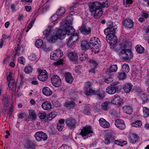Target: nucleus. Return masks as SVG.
<instances>
[{"label": "nucleus", "mask_w": 149, "mask_h": 149, "mask_svg": "<svg viewBox=\"0 0 149 149\" xmlns=\"http://www.w3.org/2000/svg\"><path fill=\"white\" fill-rule=\"evenodd\" d=\"M68 30L65 28V30L60 29L54 33V34H50L48 36L45 37L44 39H46L47 41L51 43L55 42L58 39H63L66 34L70 35H72L75 32V29L71 26V23H68Z\"/></svg>", "instance_id": "1"}, {"label": "nucleus", "mask_w": 149, "mask_h": 149, "mask_svg": "<svg viewBox=\"0 0 149 149\" xmlns=\"http://www.w3.org/2000/svg\"><path fill=\"white\" fill-rule=\"evenodd\" d=\"M119 56L124 60L131 59L133 55L131 50L129 49H125L122 50L119 53Z\"/></svg>", "instance_id": "2"}, {"label": "nucleus", "mask_w": 149, "mask_h": 149, "mask_svg": "<svg viewBox=\"0 0 149 149\" xmlns=\"http://www.w3.org/2000/svg\"><path fill=\"white\" fill-rule=\"evenodd\" d=\"M90 47L98 49L100 47V41L97 37H93L89 42Z\"/></svg>", "instance_id": "3"}, {"label": "nucleus", "mask_w": 149, "mask_h": 149, "mask_svg": "<svg viewBox=\"0 0 149 149\" xmlns=\"http://www.w3.org/2000/svg\"><path fill=\"white\" fill-rule=\"evenodd\" d=\"M76 7L75 6H74L70 7V12L69 14H68V16L66 17L65 18V20L66 22L64 24V26L65 27V28L66 29L68 30V23L69 22H71V25H72V20H73V18L71 17L70 15H72L74 14L75 12L73 10L74 8H75ZM72 25H71V26Z\"/></svg>", "instance_id": "4"}, {"label": "nucleus", "mask_w": 149, "mask_h": 149, "mask_svg": "<svg viewBox=\"0 0 149 149\" xmlns=\"http://www.w3.org/2000/svg\"><path fill=\"white\" fill-rule=\"evenodd\" d=\"M92 84L91 82H86L85 83L84 88V93L87 96L92 95V93L95 92V90L91 88Z\"/></svg>", "instance_id": "5"}, {"label": "nucleus", "mask_w": 149, "mask_h": 149, "mask_svg": "<svg viewBox=\"0 0 149 149\" xmlns=\"http://www.w3.org/2000/svg\"><path fill=\"white\" fill-rule=\"evenodd\" d=\"M36 140L38 141H45L47 139V134L42 131L36 132L34 135Z\"/></svg>", "instance_id": "6"}, {"label": "nucleus", "mask_w": 149, "mask_h": 149, "mask_svg": "<svg viewBox=\"0 0 149 149\" xmlns=\"http://www.w3.org/2000/svg\"><path fill=\"white\" fill-rule=\"evenodd\" d=\"M52 84L56 87H59L61 85L62 81L60 77L56 75H54L51 78Z\"/></svg>", "instance_id": "7"}, {"label": "nucleus", "mask_w": 149, "mask_h": 149, "mask_svg": "<svg viewBox=\"0 0 149 149\" xmlns=\"http://www.w3.org/2000/svg\"><path fill=\"white\" fill-rule=\"evenodd\" d=\"M63 55L62 51L60 49H58L51 54L50 58L52 60H57L61 58Z\"/></svg>", "instance_id": "8"}, {"label": "nucleus", "mask_w": 149, "mask_h": 149, "mask_svg": "<svg viewBox=\"0 0 149 149\" xmlns=\"http://www.w3.org/2000/svg\"><path fill=\"white\" fill-rule=\"evenodd\" d=\"M65 123L69 128L70 129H74L76 127V121L74 118L67 119L65 120Z\"/></svg>", "instance_id": "9"}, {"label": "nucleus", "mask_w": 149, "mask_h": 149, "mask_svg": "<svg viewBox=\"0 0 149 149\" xmlns=\"http://www.w3.org/2000/svg\"><path fill=\"white\" fill-rule=\"evenodd\" d=\"M107 26L108 27L105 29L104 31V32L105 34H108L109 32L115 33L116 27L115 25H113V22H109Z\"/></svg>", "instance_id": "10"}, {"label": "nucleus", "mask_w": 149, "mask_h": 149, "mask_svg": "<svg viewBox=\"0 0 149 149\" xmlns=\"http://www.w3.org/2000/svg\"><path fill=\"white\" fill-rule=\"evenodd\" d=\"M101 6V3L98 1L92 2L89 5L90 11L91 12H93L95 10L100 8Z\"/></svg>", "instance_id": "11"}, {"label": "nucleus", "mask_w": 149, "mask_h": 149, "mask_svg": "<svg viewBox=\"0 0 149 149\" xmlns=\"http://www.w3.org/2000/svg\"><path fill=\"white\" fill-rule=\"evenodd\" d=\"M79 30L84 35H89L91 34V28L90 27L87 26L85 24H82Z\"/></svg>", "instance_id": "12"}, {"label": "nucleus", "mask_w": 149, "mask_h": 149, "mask_svg": "<svg viewBox=\"0 0 149 149\" xmlns=\"http://www.w3.org/2000/svg\"><path fill=\"white\" fill-rule=\"evenodd\" d=\"M93 133V131L90 126L88 127L85 126L81 130V131L79 133L80 135L82 137L87 136L90 133Z\"/></svg>", "instance_id": "13"}, {"label": "nucleus", "mask_w": 149, "mask_h": 149, "mask_svg": "<svg viewBox=\"0 0 149 149\" xmlns=\"http://www.w3.org/2000/svg\"><path fill=\"white\" fill-rule=\"evenodd\" d=\"M123 25L125 28H132L134 26V22L130 19H126L123 21L122 22Z\"/></svg>", "instance_id": "14"}, {"label": "nucleus", "mask_w": 149, "mask_h": 149, "mask_svg": "<svg viewBox=\"0 0 149 149\" xmlns=\"http://www.w3.org/2000/svg\"><path fill=\"white\" fill-rule=\"evenodd\" d=\"M105 92L102 89H98L96 91L95 90V92L92 93V95L94 94L98 97L99 100H102L105 97Z\"/></svg>", "instance_id": "15"}, {"label": "nucleus", "mask_w": 149, "mask_h": 149, "mask_svg": "<svg viewBox=\"0 0 149 149\" xmlns=\"http://www.w3.org/2000/svg\"><path fill=\"white\" fill-rule=\"evenodd\" d=\"M38 79L40 81H45L48 78L47 73L45 70H42L38 76Z\"/></svg>", "instance_id": "16"}, {"label": "nucleus", "mask_w": 149, "mask_h": 149, "mask_svg": "<svg viewBox=\"0 0 149 149\" xmlns=\"http://www.w3.org/2000/svg\"><path fill=\"white\" fill-rule=\"evenodd\" d=\"M115 33L109 32L108 34H105L107 35L106 38L108 41V40L111 41V43H115L117 42V39L114 34Z\"/></svg>", "instance_id": "17"}, {"label": "nucleus", "mask_w": 149, "mask_h": 149, "mask_svg": "<svg viewBox=\"0 0 149 149\" xmlns=\"http://www.w3.org/2000/svg\"><path fill=\"white\" fill-rule=\"evenodd\" d=\"M116 127L120 129L123 130L125 128V126L124 120L122 119L117 118L115 123Z\"/></svg>", "instance_id": "18"}, {"label": "nucleus", "mask_w": 149, "mask_h": 149, "mask_svg": "<svg viewBox=\"0 0 149 149\" xmlns=\"http://www.w3.org/2000/svg\"><path fill=\"white\" fill-rule=\"evenodd\" d=\"M118 90V87L114 84H111L106 89V92L110 94H113Z\"/></svg>", "instance_id": "19"}, {"label": "nucleus", "mask_w": 149, "mask_h": 149, "mask_svg": "<svg viewBox=\"0 0 149 149\" xmlns=\"http://www.w3.org/2000/svg\"><path fill=\"white\" fill-rule=\"evenodd\" d=\"M117 68L116 65H111L109 68L107 69L105 72L106 74L108 76H111L112 72H116L117 70Z\"/></svg>", "instance_id": "20"}, {"label": "nucleus", "mask_w": 149, "mask_h": 149, "mask_svg": "<svg viewBox=\"0 0 149 149\" xmlns=\"http://www.w3.org/2000/svg\"><path fill=\"white\" fill-rule=\"evenodd\" d=\"M128 139L130 143L134 144L139 142V137L136 134H132L129 138Z\"/></svg>", "instance_id": "21"}, {"label": "nucleus", "mask_w": 149, "mask_h": 149, "mask_svg": "<svg viewBox=\"0 0 149 149\" xmlns=\"http://www.w3.org/2000/svg\"><path fill=\"white\" fill-rule=\"evenodd\" d=\"M114 98L112 100L111 102L114 104L120 105L122 102V99L118 96L115 95Z\"/></svg>", "instance_id": "22"}, {"label": "nucleus", "mask_w": 149, "mask_h": 149, "mask_svg": "<svg viewBox=\"0 0 149 149\" xmlns=\"http://www.w3.org/2000/svg\"><path fill=\"white\" fill-rule=\"evenodd\" d=\"M115 139V138L113 136L108 135L104 137V142L105 144L108 145L113 142Z\"/></svg>", "instance_id": "23"}, {"label": "nucleus", "mask_w": 149, "mask_h": 149, "mask_svg": "<svg viewBox=\"0 0 149 149\" xmlns=\"http://www.w3.org/2000/svg\"><path fill=\"white\" fill-rule=\"evenodd\" d=\"M100 125L104 128H108L110 127L109 122L103 118H100L99 120Z\"/></svg>", "instance_id": "24"}, {"label": "nucleus", "mask_w": 149, "mask_h": 149, "mask_svg": "<svg viewBox=\"0 0 149 149\" xmlns=\"http://www.w3.org/2000/svg\"><path fill=\"white\" fill-rule=\"evenodd\" d=\"M69 58L74 62H76L78 60V56L77 53L75 52H71L68 54Z\"/></svg>", "instance_id": "25"}, {"label": "nucleus", "mask_w": 149, "mask_h": 149, "mask_svg": "<svg viewBox=\"0 0 149 149\" xmlns=\"http://www.w3.org/2000/svg\"><path fill=\"white\" fill-rule=\"evenodd\" d=\"M66 81L69 84H72L73 81V79L71 73L65 72L64 75Z\"/></svg>", "instance_id": "26"}, {"label": "nucleus", "mask_w": 149, "mask_h": 149, "mask_svg": "<svg viewBox=\"0 0 149 149\" xmlns=\"http://www.w3.org/2000/svg\"><path fill=\"white\" fill-rule=\"evenodd\" d=\"M81 47L82 50L84 51L87 50L90 46L89 45V43L86 40H84L81 42Z\"/></svg>", "instance_id": "27"}, {"label": "nucleus", "mask_w": 149, "mask_h": 149, "mask_svg": "<svg viewBox=\"0 0 149 149\" xmlns=\"http://www.w3.org/2000/svg\"><path fill=\"white\" fill-rule=\"evenodd\" d=\"M42 107L44 110H48L51 109L52 105L50 102L45 101L42 103Z\"/></svg>", "instance_id": "28"}, {"label": "nucleus", "mask_w": 149, "mask_h": 149, "mask_svg": "<svg viewBox=\"0 0 149 149\" xmlns=\"http://www.w3.org/2000/svg\"><path fill=\"white\" fill-rule=\"evenodd\" d=\"M76 105L75 102L73 101H70L65 103V106L68 109H71L74 108Z\"/></svg>", "instance_id": "29"}, {"label": "nucleus", "mask_w": 149, "mask_h": 149, "mask_svg": "<svg viewBox=\"0 0 149 149\" xmlns=\"http://www.w3.org/2000/svg\"><path fill=\"white\" fill-rule=\"evenodd\" d=\"M94 17L95 18H98L100 17L103 13L102 10L100 8L94 11Z\"/></svg>", "instance_id": "30"}, {"label": "nucleus", "mask_w": 149, "mask_h": 149, "mask_svg": "<svg viewBox=\"0 0 149 149\" xmlns=\"http://www.w3.org/2000/svg\"><path fill=\"white\" fill-rule=\"evenodd\" d=\"M16 53L15 55H20L22 54L24 51V49L23 46L21 47L17 46L15 47Z\"/></svg>", "instance_id": "31"}, {"label": "nucleus", "mask_w": 149, "mask_h": 149, "mask_svg": "<svg viewBox=\"0 0 149 149\" xmlns=\"http://www.w3.org/2000/svg\"><path fill=\"white\" fill-rule=\"evenodd\" d=\"M42 92L43 93L47 96H50L52 93L50 89L47 87H44L43 88Z\"/></svg>", "instance_id": "32"}, {"label": "nucleus", "mask_w": 149, "mask_h": 149, "mask_svg": "<svg viewBox=\"0 0 149 149\" xmlns=\"http://www.w3.org/2000/svg\"><path fill=\"white\" fill-rule=\"evenodd\" d=\"M133 85L130 83H128L124 85L123 87L124 91L126 93H128L131 90Z\"/></svg>", "instance_id": "33"}, {"label": "nucleus", "mask_w": 149, "mask_h": 149, "mask_svg": "<svg viewBox=\"0 0 149 149\" xmlns=\"http://www.w3.org/2000/svg\"><path fill=\"white\" fill-rule=\"evenodd\" d=\"M149 98V95L144 93L142 94L140 97V99L142 103H144L148 101Z\"/></svg>", "instance_id": "34"}, {"label": "nucleus", "mask_w": 149, "mask_h": 149, "mask_svg": "<svg viewBox=\"0 0 149 149\" xmlns=\"http://www.w3.org/2000/svg\"><path fill=\"white\" fill-rule=\"evenodd\" d=\"M123 109L124 112L129 114H131L132 112V108L129 106H124Z\"/></svg>", "instance_id": "35"}, {"label": "nucleus", "mask_w": 149, "mask_h": 149, "mask_svg": "<svg viewBox=\"0 0 149 149\" xmlns=\"http://www.w3.org/2000/svg\"><path fill=\"white\" fill-rule=\"evenodd\" d=\"M8 87L12 91H15L16 88V84L14 80H11L9 82Z\"/></svg>", "instance_id": "36"}, {"label": "nucleus", "mask_w": 149, "mask_h": 149, "mask_svg": "<svg viewBox=\"0 0 149 149\" xmlns=\"http://www.w3.org/2000/svg\"><path fill=\"white\" fill-rule=\"evenodd\" d=\"M33 70V68L30 65H28L26 66L24 70L25 72L27 74L31 73Z\"/></svg>", "instance_id": "37"}, {"label": "nucleus", "mask_w": 149, "mask_h": 149, "mask_svg": "<svg viewBox=\"0 0 149 149\" xmlns=\"http://www.w3.org/2000/svg\"><path fill=\"white\" fill-rule=\"evenodd\" d=\"M35 146V145L29 140L28 141L25 145V147L26 149L33 148Z\"/></svg>", "instance_id": "38"}, {"label": "nucleus", "mask_w": 149, "mask_h": 149, "mask_svg": "<svg viewBox=\"0 0 149 149\" xmlns=\"http://www.w3.org/2000/svg\"><path fill=\"white\" fill-rule=\"evenodd\" d=\"M29 116L32 120H35L36 119V114L33 110L32 109L29 110Z\"/></svg>", "instance_id": "39"}, {"label": "nucleus", "mask_w": 149, "mask_h": 149, "mask_svg": "<svg viewBox=\"0 0 149 149\" xmlns=\"http://www.w3.org/2000/svg\"><path fill=\"white\" fill-rule=\"evenodd\" d=\"M122 72L125 73H127L130 71L129 65L127 64H124L122 65Z\"/></svg>", "instance_id": "40"}, {"label": "nucleus", "mask_w": 149, "mask_h": 149, "mask_svg": "<svg viewBox=\"0 0 149 149\" xmlns=\"http://www.w3.org/2000/svg\"><path fill=\"white\" fill-rule=\"evenodd\" d=\"M136 49L137 52L139 54H142L144 52V48L140 45H137L136 47Z\"/></svg>", "instance_id": "41"}, {"label": "nucleus", "mask_w": 149, "mask_h": 149, "mask_svg": "<svg viewBox=\"0 0 149 149\" xmlns=\"http://www.w3.org/2000/svg\"><path fill=\"white\" fill-rule=\"evenodd\" d=\"M126 73L121 72L118 73V78L120 80H123L126 78Z\"/></svg>", "instance_id": "42"}, {"label": "nucleus", "mask_w": 149, "mask_h": 149, "mask_svg": "<svg viewBox=\"0 0 149 149\" xmlns=\"http://www.w3.org/2000/svg\"><path fill=\"white\" fill-rule=\"evenodd\" d=\"M109 102L107 101L104 102H102L101 105V109L104 111L107 110L108 109Z\"/></svg>", "instance_id": "43"}, {"label": "nucleus", "mask_w": 149, "mask_h": 149, "mask_svg": "<svg viewBox=\"0 0 149 149\" xmlns=\"http://www.w3.org/2000/svg\"><path fill=\"white\" fill-rule=\"evenodd\" d=\"M58 114L57 112L53 111L51 112L49 114L47 118L49 120H51L52 119L55 117Z\"/></svg>", "instance_id": "44"}, {"label": "nucleus", "mask_w": 149, "mask_h": 149, "mask_svg": "<svg viewBox=\"0 0 149 149\" xmlns=\"http://www.w3.org/2000/svg\"><path fill=\"white\" fill-rule=\"evenodd\" d=\"M143 115L145 118L149 116V109L146 107H143Z\"/></svg>", "instance_id": "45"}, {"label": "nucleus", "mask_w": 149, "mask_h": 149, "mask_svg": "<svg viewBox=\"0 0 149 149\" xmlns=\"http://www.w3.org/2000/svg\"><path fill=\"white\" fill-rule=\"evenodd\" d=\"M114 143L117 145L122 146L123 145L127 144V142L126 141L120 139L119 140H115L114 141Z\"/></svg>", "instance_id": "46"}, {"label": "nucleus", "mask_w": 149, "mask_h": 149, "mask_svg": "<svg viewBox=\"0 0 149 149\" xmlns=\"http://www.w3.org/2000/svg\"><path fill=\"white\" fill-rule=\"evenodd\" d=\"M51 26H48L47 28L43 32V34L45 36H48L51 33Z\"/></svg>", "instance_id": "47"}, {"label": "nucleus", "mask_w": 149, "mask_h": 149, "mask_svg": "<svg viewBox=\"0 0 149 149\" xmlns=\"http://www.w3.org/2000/svg\"><path fill=\"white\" fill-rule=\"evenodd\" d=\"M65 12V9L63 8H59L56 11V13L58 15H61L63 14Z\"/></svg>", "instance_id": "48"}, {"label": "nucleus", "mask_w": 149, "mask_h": 149, "mask_svg": "<svg viewBox=\"0 0 149 149\" xmlns=\"http://www.w3.org/2000/svg\"><path fill=\"white\" fill-rule=\"evenodd\" d=\"M132 125L133 127H141L142 125V122L139 120H137L132 123Z\"/></svg>", "instance_id": "49"}, {"label": "nucleus", "mask_w": 149, "mask_h": 149, "mask_svg": "<svg viewBox=\"0 0 149 149\" xmlns=\"http://www.w3.org/2000/svg\"><path fill=\"white\" fill-rule=\"evenodd\" d=\"M43 43V41L41 39L37 40L35 43L36 46L38 48H40L42 47Z\"/></svg>", "instance_id": "50"}, {"label": "nucleus", "mask_w": 149, "mask_h": 149, "mask_svg": "<svg viewBox=\"0 0 149 149\" xmlns=\"http://www.w3.org/2000/svg\"><path fill=\"white\" fill-rule=\"evenodd\" d=\"M78 36L77 33L74 34L70 36V38L74 42H76L78 39Z\"/></svg>", "instance_id": "51"}, {"label": "nucleus", "mask_w": 149, "mask_h": 149, "mask_svg": "<svg viewBox=\"0 0 149 149\" xmlns=\"http://www.w3.org/2000/svg\"><path fill=\"white\" fill-rule=\"evenodd\" d=\"M79 59L81 61H84L88 57V55L85 53L81 54L79 56Z\"/></svg>", "instance_id": "52"}, {"label": "nucleus", "mask_w": 149, "mask_h": 149, "mask_svg": "<svg viewBox=\"0 0 149 149\" xmlns=\"http://www.w3.org/2000/svg\"><path fill=\"white\" fill-rule=\"evenodd\" d=\"M46 116V114L45 112H40L38 114V116L40 119H44Z\"/></svg>", "instance_id": "53"}, {"label": "nucleus", "mask_w": 149, "mask_h": 149, "mask_svg": "<svg viewBox=\"0 0 149 149\" xmlns=\"http://www.w3.org/2000/svg\"><path fill=\"white\" fill-rule=\"evenodd\" d=\"M25 58L23 56L19 57L18 59V62L20 64L24 65L25 62Z\"/></svg>", "instance_id": "54"}, {"label": "nucleus", "mask_w": 149, "mask_h": 149, "mask_svg": "<svg viewBox=\"0 0 149 149\" xmlns=\"http://www.w3.org/2000/svg\"><path fill=\"white\" fill-rule=\"evenodd\" d=\"M84 113L85 115H88L90 113L89 107L87 106H86L84 110Z\"/></svg>", "instance_id": "55"}, {"label": "nucleus", "mask_w": 149, "mask_h": 149, "mask_svg": "<svg viewBox=\"0 0 149 149\" xmlns=\"http://www.w3.org/2000/svg\"><path fill=\"white\" fill-rule=\"evenodd\" d=\"M89 62L93 64L94 65V67L95 68H96L97 66L98 65V64L97 62L96 61L93 59L90 60L89 61Z\"/></svg>", "instance_id": "56"}, {"label": "nucleus", "mask_w": 149, "mask_h": 149, "mask_svg": "<svg viewBox=\"0 0 149 149\" xmlns=\"http://www.w3.org/2000/svg\"><path fill=\"white\" fill-rule=\"evenodd\" d=\"M59 15H58L56 13L51 17V19L52 21H55L58 19V17Z\"/></svg>", "instance_id": "57"}, {"label": "nucleus", "mask_w": 149, "mask_h": 149, "mask_svg": "<svg viewBox=\"0 0 149 149\" xmlns=\"http://www.w3.org/2000/svg\"><path fill=\"white\" fill-rule=\"evenodd\" d=\"M110 76H111L107 78L104 81L106 83L109 84L113 81V78L112 77V76L111 75Z\"/></svg>", "instance_id": "58"}, {"label": "nucleus", "mask_w": 149, "mask_h": 149, "mask_svg": "<svg viewBox=\"0 0 149 149\" xmlns=\"http://www.w3.org/2000/svg\"><path fill=\"white\" fill-rule=\"evenodd\" d=\"M36 56L34 54H32L31 55L29 56V60L31 61H34L36 59Z\"/></svg>", "instance_id": "59"}, {"label": "nucleus", "mask_w": 149, "mask_h": 149, "mask_svg": "<svg viewBox=\"0 0 149 149\" xmlns=\"http://www.w3.org/2000/svg\"><path fill=\"white\" fill-rule=\"evenodd\" d=\"M12 73L11 72H10L9 73V74L7 75L6 79L8 81H10L11 80H14L12 78Z\"/></svg>", "instance_id": "60"}, {"label": "nucleus", "mask_w": 149, "mask_h": 149, "mask_svg": "<svg viewBox=\"0 0 149 149\" xmlns=\"http://www.w3.org/2000/svg\"><path fill=\"white\" fill-rule=\"evenodd\" d=\"M108 2L107 1H106L105 2H103L102 3H101V6L100 7V8L101 9L102 8H104L105 7H108Z\"/></svg>", "instance_id": "61"}, {"label": "nucleus", "mask_w": 149, "mask_h": 149, "mask_svg": "<svg viewBox=\"0 0 149 149\" xmlns=\"http://www.w3.org/2000/svg\"><path fill=\"white\" fill-rule=\"evenodd\" d=\"M64 126V125L58 124L57 126V128L58 131H61L63 130Z\"/></svg>", "instance_id": "62"}, {"label": "nucleus", "mask_w": 149, "mask_h": 149, "mask_svg": "<svg viewBox=\"0 0 149 149\" xmlns=\"http://www.w3.org/2000/svg\"><path fill=\"white\" fill-rule=\"evenodd\" d=\"M10 102L9 100L6 99H5L4 106L5 107H8L9 106Z\"/></svg>", "instance_id": "63"}, {"label": "nucleus", "mask_w": 149, "mask_h": 149, "mask_svg": "<svg viewBox=\"0 0 149 149\" xmlns=\"http://www.w3.org/2000/svg\"><path fill=\"white\" fill-rule=\"evenodd\" d=\"M69 147L65 145H63L58 149H69Z\"/></svg>", "instance_id": "64"}]
</instances>
